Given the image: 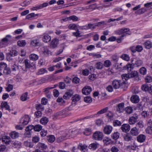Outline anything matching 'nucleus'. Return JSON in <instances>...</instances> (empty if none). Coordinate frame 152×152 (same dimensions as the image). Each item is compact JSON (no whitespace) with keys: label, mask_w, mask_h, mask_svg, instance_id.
Listing matches in <instances>:
<instances>
[{"label":"nucleus","mask_w":152,"mask_h":152,"mask_svg":"<svg viewBox=\"0 0 152 152\" xmlns=\"http://www.w3.org/2000/svg\"><path fill=\"white\" fill-rule=\"evenodd\" d=\"M131 61L132 64L126 65L127 68L128 70L129 68L131 69H132L134 66L137 67L140 66L142 65L143 63L142 60L137 58L132 59Z\"/></svg>","instance_id":"f257e3e1"},{"label":"nucleus","mask_w":152,"mask_h":152,"mask_svg":"<svg viewBox=\"0 0 152 152\" xmlns=\"http://www.w3.org/2000/svg\"><path fill=\"white\" fill-rule=\"evenodd\" d=\"M18 54V53L16 50L12 49L9 52L7 53V60L10 61L12 59L11 57L16 56Z\"/></svg>","instance_id":"f03ea898"},{"label":"nucleus","mask_w":152,"mask_h":152,"mask_svg":"<svg viewBox=\"0 0 152 152\" xmlns=\"http://www.w3.org/2000/svg\"><path fill=\"white\" fill-rule=\"evenodd\" d=\"M118 33L119 34H122L121 37H123L126 35H130L131 34V32L130 31L129 28H122L118 31Z\"/></svg>","instance_id":"7ed1b4c3"},{"label":"nucleus","mask_w":152,"mask_h":152,"mask_svg":"<svg viewBox=\"0 0 152 152\" xmlns=\"http://www.w3.org/2000/svg\"><path fill=\"white\" fill-rule=\"evenodd\" d=\"M103 134L99 132H95L93 135V138L95 140H101L103 139Z\"/></svg>","instance_id":"20e7f679"},{"label":"nucleus","mask_w":152,"mask_h":152,"mask_svg":"<svg viewBox=\"0 0 152 152\" xmlns=\"http://www.w3.org/2000/svg\"><path fill=\"white\" fill-rule=\"evenodd\" d=\"M122 83L120 80H115L113 81L112 84L114 88L117 89L122 86Z\"/></svg>","instance_id":"39448f33"},{"label":"nucleus","mask_w":152,"mask_h":152,"mask_svg":"<svg viewBox=\"0 0 152 152\" xmlns=\"http://www.w3.org/2000/svg\"><path fill=\"white\" fill-rule=\"evenodd\" d=\"M92 91V88L89 86H86L82 89V91L83 94L88 95Z\"/></svg>","instance_id":"423d86ee"},{"label":"nucleus","mask_w":152,"mask_h":152,"mask_svg":"<svg viewBox=\"0 0 152 152\" xmlns=\"http://www.w3.org/2000/svg\"><path fill=\"white\" fill-rule=\"evenodd\" d=\"M124 103H121L118 104L116 107V111L118 113L123 112L124 110Z\"/></svg>","instance_id":"0eeeda50"},{"label":"nucleus","mask_w":152,"mask_h":152,"mask_svg":"<svg viewBox=\"0 0 152 152\" xmlns=\"http://www.w3.org/2000/svg\"><path fill=\"white\" fill-rule=\"evenodd\" d=\"M30 44L33 46L37 47L40 46L41 43L39 39H34L31 40Z\"/></svg>","instance_id":"6e6552de"},{"label":"nucleus","mask_w":152,"mask_h":152,"mask_svg":"<svg viewBox=\"0 0 152 152\" xmlns=\"http://www.w3.org/2000/svg\"><path fill=\"white\" fill-rule=\"evenodd\" d=\"M113 127L110 125H107L104 128L103 131L107 134H109L112 132Z\"/></svg>","instance_id":"1a4fd4ad"},{"label":"nucleus","mask_w":152,"mask_h":152,"mask_svg":"<svg viewBox=\"0 0 152 152\" xmlns=\"http://www.w3.org/2000/svg\"><path fill=\"white\" fill-rule=\"evenodd\" d=\"M69 111V109L68 108H65L61 111L58 113H57L55 114L56 117H58V116L62 115H65L66 116L67 114V112Z\"/></svg>","instance_id":"9d476101"},{"label":"nucleus","mask_w":152,"mask_h":152,"mask_svg":"<svg viewBox=\"0 0 152 152\" xmlns=\"http://www.w3.org/2000/svg\"><path fill=\"white\" fill-rule=\"evenodd\" d=\"M43 42L47 43L50 42L51 39V37L47 33H44L42 38Z\"/></svg>","instance_id":"9b49d317"},{"label":"nucleus","mask_w":152,"mask_h":152,"mask_svg":"<svg viewBox=\"0 0 152 152\" xmlns=\"http://www.w3.org/2000/svg\"><path fill=\"white\" fill-rule=\"evenodd\" d=\"M121 129L123 132L126 133L129 131L130 126L128 124H124L122 125Z\"/></svg>","instance_id":"f8f14e48"},{"label":"nucleus","mask_w":152,"mask_h":152,"mask_svg":"<svg viewBox=\"0 0 152 152\" xmlns=\"http://www.w3.org/2000/svg\"><path fill=\"white\" fill-rule=\"evenodd\" d=\"M74 93V91L72 90H69L65 93L63 96L64 99H67L71 97Z\"/></svg>","instance_id":"ddd939ff"},{"label":"nucleus","mask_w":152,"mask_h":152,"mask_svg":"<svg viewBox=\"0 0 152 152\" xmlns=\"http://www.w3.org/2000/svg\"><path fill=\"white\" fill-rule=\"evenodd\" d=\"M138 117L136 114H135L133 116L131 117L129 119V123L130 124H134L137 121Z\"/></svg>","instance_id":"4468645a"},{"label":"nucleus","mask_w":152,"mask_h":152,"mask_svg":"<svg viewBox=\"0 0 152 152\" xmlns=\"http://www.w3.org/2000/svg\"><path fill=\"white\" fill-rule=\"evenodd\" d=\"M80 99V96L77 94H75L72 97V104H76V102L79 101Z\"/></svg>","instance_id":"2eb2a0df"},{"label":"nucleus","mask_w":152,"mask_h":152,"mask_svg":"<svg viewBox=\"0 0 152 152\" xmlns=\"http://www.w3.org/2000/svg\"><path fill=\"white\" fill-rule=\"evenodd\" d=\"M37 147L40 150H44L47 148V146L45 143L39 142L37 145Z\"/></svg>","instance_id":"dca6fc26"},{"label":"nucleus","mask_w":152,"mask_h":152,"mask_svg":"<svg viewBox=\"0 0 152 152\" xmlns=\"http://www.w3.org/2000/svg\"><path fill=\"white\" fill-rule=\"evenodd\" d=\"M145 139L146 137L144 135L141 134L137 137V140L138 142L141 143L144 142Z\"/></svg>","instance_id":"f3484780"},{"label":"nucleus","mask_w":152,"mask_h":152,"mask_svg":"<svg viewBox=\"0 0 152 152\" xmlns=\"http://www.w3.org/2000/svg\"><path fill=\"white\" fill-rule=\"evenodd\" d=\"M130 133L132 135L134 136H137L139 133L138 130L136 127L132 128Z\"/></svg>","instance_id":"a211bd4d"},{"label":"nucleus","mask_w":152,"mask_h":152,"mask_svg":"<svg viewBox=\"0 0 152 152\" xmlns=\"http://www.w3.org/2000/svg\"><path fill=\"white\" fill-rule=\"evenodd\" d=\"M58 41L59 40L57 39H54L51 42V46L53 48L56 47L58 44Z\"/></svg>","instance_id":"6ab92c4d"},{"label":"nucleus","mask_w":152,"mask_h":152,"mask_svg":"<svg viewBox=\"0 0 152 152\" xmlns=\"http://www.w3.org/2000/svg\"><path fill=\"white\" fill-rule=\"evenodd\" d=\"M131 100L132 102L137 103L139 102V98L137 95H133L131 97Z\"/></svg>","instance_id":"aec40b11"},{"label":"nucleus","mask_w":152,"mask_h":152,"mask_svg":"<svg viewBox=\"0 0 152 152\" xmlns=\"http://www.w3.org/2000/svg\"><path fill=\"white\" fill-rule=\"evenodd\" d=\"M51 89H52V88L49 87L45 88L43 90V91L48 98H50L51 96L50 93L49 91V90Z\"/></svg>","instance_id":"412c9836"},{"label":"nucleus","mask_w":152,"mask_h":152,"mask_svg":"<svg viewBox=\"0 0 152 152\" xmlns=\"http://www.w3.org/2000/svg\"><path fill=\"white\" fill-rule=\"evenodd\" d=\"M30 118L28 115H25L23 117L22 124L24 125H27L29 121Z\"/></svg>","instance_id":"4be33fe9"},{"label":"nucleus","mask_w":152,"mask_h":152,"mask_svg":"<svg viewBox=\"0 0 152 152\" xmlns=\"http://www.w3.org/2000/svg\"><path fill=\"white\" fill-rule=\"evenodd\" d=\"M42 51V53L45 55L46 56H48L49 54H51V52L47 47H44L43 48Z\"/></svg>","instance_id":"5701e85b"},{"label":"nucleus","mask_w":152,"mask_h":152,"mask_svg":"<svg viewBox=\"0 0 152 152\" xmlns=\"http://www.w3.org/2000/svg\"><path fill=\"white\" fill-rule=\"evenodd\" d=\"M2 65H3L4 66L5 69L3 71V73L5 75H8L10 74L11 73L10 70V69L8 68H7V64L4 63H2Z\"/></svg>","instance_id":"b1692460"},{"label":"nucleus","mask_w":152,"mask_h":152,"mask_svg":"<svg viewBox=\"0 0 152 152\" xmlns=\"http://www.w3.org/2000/svg\"><path fill=\"white\" fill-rule=\"evenodd\" d=\"M124 140L127 141H131L133 140L132 135L129 133L125 135L124 136Z\"/></svg>","instance_id":"393cba45"},{"label":"nucleus","mask_w":152,"mask_h":152,"mask_svg":"<svg viewBox=\"0 0 152 152\" xmlns=\"http://www.w3.org/2000/svg\"><path fill=\"white\" fill-rule=\"evenodd\" d=\"M10 136L13 139H16L19 137V134L15 131H13L10 133Z\"/></svg>","instance_id":"a878e982"},{"label":"nucleus","mask_w":152,"mask_h":152,"mask_svg":"<svg viewBox=\"0 0 152 152\" xmlns=\"http://www.w3.org/2000/svg\"><path fill=\"white\" fill-rule=\"evenodd\" d=\"M1 106L2 108H4L6 110H10V106L8 104L7 102H3L1 103Z\"/></svg>","instance_id":"bb28decb"},{"label":"nucleus","mask_w":152,"mask_h":152,"mask_svg":"<svg viewBox=\"0 0 152 152\" xmlns=\"http://www.w3.org/2000/svg\"><path fill=\"white\" fill-rule=\"evenodd\" d=\"M143 45L146 48L149 49L151 47L152 43L150 41L148 40L144 43Z\"/></svg>","instance_id":"cd10ccee"},{"label":"nucleus","mask_w":152,"mask_h":152,"mask_svg":"<svg viewBox=\"0 0 152 152\" xmlns=\"http://www.w3.org/2000/svg\"><path fill=\"white\" fill-rule=\"evenodd\" d=\"M29 58L31 60L35 61L38 59L39 56L35 54H31L29 56Z\"/></svg>","instance_id":"c85d7f7f"},{"label":"nucleus","mask_w":152,"mask_h":152,"mask_svg":"<svg viewBox=\"0 0 152 152\" xmlns=\"http://www.w3.org/2000/svg\"><path fill=\"white\" fill-rule=\"evenodd\" d=\"M2 141L6 144H8L10 142V137L6 136H4L2 138Z\"/></svg>","instance_id":"c756f323"},{"label":"nucleus","mask_w":152,"mask_h":152,"mask_svg":"<svg viewBox=\"0 0 152 152\" xmlns=\"http://www.w3.org/2000/svg\"><path fill=\"white\" fill-rule=\"evenodd\" d=\"M146 11V9L144 8L140 9L135 12V13L138 15H141L144 13Z\"/></svg>","instance_id":"7c9ffc66"},{"label":"nucleus","mask_w":152,"mask_h":152,"mask_svg":"<svg viewBox=\"0 0 152 152\" xmlns=\"http://www.w3.org/2000/svg\"><path fill=\"white\" fill-rule=\"evenodd\" d=\"M98 145L97 143H92L89 145L88 147L90 149L95 150L97 148Z\"/></svg>","instance_id":"2f4dec72"},{"label":"nucleus","mask_w":152,"mask_h":152,"mask_svg":"<svg viewBox=\"0 0 152 152\" xmlns=\"http://www.w3.org/2000/svg\"><path fill=\"white\" fill-rule=\"evenodd\" d=\"M28 93L27 92H25L20 97L21 100L24 101L28 99L29 98L28 97Z\"/></svg>","instance_id":"473e14b6"},{"label":"nucleus","mask_w":152,"mask_h":152,"mask_svg":"<svg viewBox=\"0 0 152 152\" xmlns=\"http://www.w3.org/2000/svg\"><path fill=\"white\" fill-rule=\"evenodd\" d=\"M48 121V118L46 117L42 118L40 120L41 124L43 125H45Z\"/></svg>","instance_id":"72a5a7b5"},{"label":"nucleus","mask_w":152,"mask_h":152,"mask_svg":"<svg viewBox=\"0 0 152 152\" xmlns=\"http://www.w3.org/2000/svg\"><path fill=\"white\" fill-rule=\"evenodd\" d=\"M47 140L49 142H53L56 140L55 137L53 135H50L47 137Z\"/></svg>","instance_id":"f704fd0d"},{"label":"nucleus","mask_w":152,"mask_h":152,"mask_svg":"<svg viewBox=\"0 0 152 152\" xmlns=\"http://www.w3.org/2000/svg\"><path fill=\"white\" fill-rule=\"evenodd\" d=\"M24 144L25 146L29 148H32L34 145L33 142L28 141H25Z\"/></svg>","instance_id":"c9c22d12"},{"label":"nucleus","mask_w":152,"mask_h":152,"mask_svg":"<svg viewBox=\"0 0 152 152\" xmlns=\"http://www.w3.org/2000/svg\"><path fill=\"white\" fill-rule=\"evenodd\" d=\"M95 66L96 69H101L103 68V64L101 62H98L96 64Z\"/></svg>","instance_id":"e433bc0d"},{"label":"nucleus","mask_w":152,"mask_h":152,"mask_svg":"<svg viewBox=\"0 0 152 152\" xmlns=\"http://www.w3.org/2000/svg\"><path fill=\"white\" fill-rule=\"evenodd\" d=\"M69 132L71 136L72 137H75L76 136L78 132L77 130H74L73 131L72 130H70L69 131Z\"/></svg>","instance_id":"4c0bfd02"},{"label":"nucleus","mask_w":152,"mask_h":152,"mask_svg":"<svg viewBox=\"0 0 152 152\" xmlns=\"http://www.w3.org/2000/svg\"><path fill=\"white\" fill-rule=\"evenodd\" d=\"M108 107H106L97 112V114L100 115L103 114L107 112V111H108Z\"/></svg>","instance_id":"58836bf2"},{"label":"nucleus","mask_w":152,"mask_h":152,"mask_svg":"<svg viewBox=\"0 0 152 152\" xmlns=\"http://www.w3.org/2000/svg\"><path fill=\"white\" fill-rule=\"evenodd\" d=\"M26 44L25 40H19L17 42L18 45L20 47L25 46Z\"/></svg>","instance_id":"ea45409f"},{"label":"nucleus","mask_w":152,"mask_h":152,"mask_svg":"<svg viewBox=\"0 0 152 152\" xmlns=\"http://www.w3.org/2000/svg\"><path fill=\"white\" fill-rule=\"evenodd\" d=\"M92 132V130L90 128H86L85 129V131L84 132V134L87 136L90 135Z\"/></svg>","instance_id":"a19ab883"},{"label":"nucleus","mask_w":152,"mask_h":152,"mask_svg":"<svg viewBox=\"0 0 152 152\" xmlns=\"http://www.w3.org/2000/svg\"><path fill=\"white\" fill-rule=\"evenodd\" d=\"M111 137L113 139L116 140L119 137V134L117 132H114L112 134Z\"/></svg>","instance_id":"79ce46f5"},{"label":"nucleus","mask_w":152,"mask_h":152,"mask_svg":"<svg viewBox=\"0 0 152 152\" xmlns=\"http://www.w3.org/2000/svg\"><path fill=\"white\" fill-rule=\"evenodd\" d=\"M38 14H35L34 13H32L28 15L26 17V19H30L31 18L35 17L36 16H37Z\"/></svg>","instance_id":"37998d69"},{"label":"nucleus","mask_w":152,"mask_h":152,"mask_svg":"<svg viewBox=\"0 0 152 152\" xmlns=\"http://www.w3.org/2000/svg\"><path fill=\"white\" fill-rule=\"evenodd\" d=\"M145 131L147 134H152V126H148V127L146 129Z\"/></svg>","instance_id":"c03bdc74"},{"label":"nucleus","mask_w":152,"mask_h":152,"mask_svg":"<svg viewBox=\"0 0 152 152\" xmlns=\"http://www.w3.org/2000/svg\"><path fill=\"white\" fill-rule=\"evenodd\" d=\"M84 100L86 103H90L92 102L91 98L89 96H87L85 97Z\"/></svg>","instance_id":"a18cd8bd"},{"label":"nucleus","mask_w":152,"mask_h":152,"mask_svg":"<svg viewBox=\"0 0 152 152\" xmlns=\"http://www.w3.org/2000/svg\"><path fill=\"white\" fill-rule=\"evenodd\" d=\"M31 0H26L21 3V5L23 7H26L31 2Z\"/></svg>","instance_id":"49530a36"},{"label":"nucleus","mask_w":152,"mask_h":152,"mask_svg":"<svg viewBox=\"0 0 152 152\" xmlns=\"http://www.w3.org/2000/svg\"><path fill=\"white\" fill-rule=\"evenodd\" d=\"M103 142L104 144H105L106 145H108L111 143V140L109 138L105 137L103 140Z\"/></svg>","instance_id":"de8ad7c7"},{"label":"nucleus","mask_w":152,"mask_h":152,"mask_svg":"<svg viewBox=\"0 0 152 152\" xmlns=\"http://www.w3.org/2000/svg\"><path fill=\"white\" fill-rule=\"evenodd\" d=\"M24 62L25 67L26 68H29L31 66V65L30 63V61L26 59L24 60Z\"/></svg>","instance_id":"09e8293b"},{"label":"nucleus","mask_w":152,"mask_h":152,"mask_svg":"<svg viewBox=\"0 0 152 152\" xmlns=\"http://www.w3.org/2000/svg\"><path fill=\"white\" fill-rule=\"evenodd\" d=\"M149 86L147 84H145L142 85L141 87L142 90L145 91H148Z\"/></svg>","instance_id":"8fccbe9b"},{"label":"nucleus","mask_w":152,"mask_h":152,"mask_svg":"<svg viewBox=\"0 0 152 152\" xmlns=\"http://www.w3.org/2000/svg\"><path fill=\"white\" fill-rule=\"evenodd\" d=\"M107 112V113L106 114V116L109 119H111L114 116L113 113L112 112L109 110H108Z\"/></svg>","instance_id":"3c124183"},{"label":"nucleus","mask_w":152,"mask_h":152,"mask_svg":"<svg viewBox=\"0 0 152 152\" xmlns=\"http://www.w3.org/2000/svg\"><path fill=\"white\" fill-rule=\"evenodd\" d=\"M123 59L126 61H128L129 60V57L128 55L126 54H123L121 57Z\"/></svg>","instance_id":"603ef678"},{"label":"nucleus","mask_w":152,"mask_h":152,"mask_svg":"<svg viewBox=\"0 0 152 152\" xmlns=\"http://www.w3.org/2000/svg\"><path fill=\"white\" fill-rule=\"evenodd\" d=\"M121 77L123 79H124L125 80H127L129 78H130L129 74H124L121 75Z\"/></svg>","instance_id":"864d4df0"},{"label":"nucleus","mask_w":152,"mask_h":152,"mask_svg":"<svg viewBox=\"0 0 152 152\" xmlns=\"http://www.w3.org/2000/svg\"><path fill=\"white\" fill-rule=\"evenodd\" d=\"M42 128V126L39 124H37L34 126V130L35 131L39 132L40 131Z\"/></svg>","instance_id":"5fc2aeb1"},{"label":"nucleus","mask_w":152,"mask_h":152,"mask_svg":"<svg viewBox=\"0 0 152 152\" xmlns=\"http://www.w3.org/2000/svg\"><path fill=\"white\" fill-rule=\"evenodd\" d=\"M142 116L144 118H148L149 115V112L148 111H143L141 113Z\"/></svg>","instance_id":"6e6d98bb"},{"label":"nucleus","mask_w":152,"mask_h":152,"mask_svg":"<svg viewBox=\"0 0 152 152\" xmlns=\"http://www.w3.org/2000/svg\"><path fill=\"white\" fill-rule=\"evenodd\" d=\"M138 72L136 71H133L131 72L130 74V77H136L137 76Z\"/></svg>","instance_id":"4d7b16f0"},{"label":"nucleus","mask_w":152,"mask_h":152,"mask_svg":"<svg viewBox=\"0 0 152 152\" xmlns=\"http://www.w3.org/2000/svg\"><path fill=\"white\" fill-rule=\"evenodd\" d=\"M145 80L146 83H151L152 82V77L149 75L147 76L146 77Z\"/></svg>","instance_id":"13d9d810"},{"label":"nucleus","mask_w":152,"mask_h":152,"mask_svg":"<svg viewBox=\"0 0 152 152\" xmlns=\"http://www.w3.org/2000/svg\"><path fill=\"white\" fill-rule=\"evenodd\" d=\"M66 139V137L64 136H61L57 139L56 140L58 142H60Z\"/></svg>","instance_id":"bf43d9fd"},{"label":"nucleus","mask_w":152,"mask_h":152,"mask_svg":"<svg viewBox=\"0 0 152 152\" xmlns=\"http://www.w3.org/2000/svg\"><path fill=\"white\" fill-rule=\"evenodd\" d=\"M11 37V36L10 35H7L6 36V37L2 39H1V42L7 43L8 42L9 40V38H10Z\"/></svg>","instance_id":"052dcab7"},{"label":"nucleus","mask_w":152,"mask_h":152,"mask_svg":"<svg viewBox=\"0 0 152 152\" xmlns=\"http://www.w3.org/2000/svg\"><path fill=\"white\" fill-rule=\"evenodd\" d=\"M77 28L76 25L74 23L70 24L68 26V28L70 29L75 30Z\"/></svg>","instance_id":"680f3d73"},{"label":"nucleus","mask_w":152,"mask_h":152,"mask_svg":"<svg viewBox=\"0 0 152 152\" xmlns=\"http://www.w3.org/2000/svg\"><path fill=\"white\" fill-rule=\"evenodd\" d=\"M46 72H47V71L46 70L42 68L38 71L37 73V75H41L45 73Z\"/></svg>","instance_id":"e2e57ef3"},{"label":"nucleus","mask_w":152,"mask_h":152,"mask_svg":"<svg viewBox=\"0 0 152 152\" xmlns=\"http://www.w3.org/2000/svg\"><path fill=\"white\" fill-rule=\"evenodd\" d=\"M80 81V79L76 77H74L72 80V82L76 84L79 83Z\"/></svg>","instance_id":"0e129e2a"},{"label":"nucleus","mask_w":152,"mask_h":152,"mask_svg":"<svg viewBox=\"0 0 152 152\" xmlns=\"http://www.w3.org/2000/svg\"><path fill=\"white\" fill-rule=\"evenodd\" d=\"M126 113L129 114L131 113L133 111V109L130 107H127L126 108Z\"/></svg>","instance_id":"69168bd1"},{"label":"nucleus","mask_w":152,"mask_h":152,"mask_svg":"<svg viewBox=\"0 0 152 152\" xmlns=\"http://www.w3.org/2000/svg\"><path fill=\"white\" fill-rule=\"evenodd\" d=\"M121 124V122L118 120H115L113 121V125L114 126H120Z\"/></svg>","instance_id":"338daca9"},{"label":"nucleus","mask_w":152,"mask_h":152,"mask_svg":"<svg viewBox=\"0 0 152 152\" xmlns=\"http://www.w3.org/2000/svg\"><path fill=\"white\" fill-rule=\"evenodd\" d=\"M111 64L110 61L109 60H107L104 61V66L106 67H109L111 65Z\"/></svg>","instance_id":"774afa93"}]
</instances>
